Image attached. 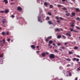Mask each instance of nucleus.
I'll return each instance as SVG.
<instances>
[{"instance_id": "3", "label": "nucleus", "mask_w": 80, "mask_h": 80, "mask_svg": "<svg viewBox=\"0 0 80 80\" xmlns=\"http://www.w3.org/2000/svg\"><path fill=\"white\" fill-rule=\"evenodd\" d=\"M69 33H71V32H68L66 33V35L67 36H69V37H71V35H70Z\"/></svg>"}, {"instance_id": "10", "label": "nucleus", "mask_w": 80, "mask_h": 80, "mask_svg": "<svg viewBox=\"0 0 80 80\" xmlns=\"http://www.w3.org/2000/svg\"><path fill=\"white\" fill-rule=\"evenodd\" d=\"M75 9L77 12H78L80 11V9H79L78 8H76Z\"/></svg>"}, {"instance_id": "40", "label": "nucleus", "mask_w": 80, "mask_h": 80, "mask_svg": "<svg viewBox=\"0 0 80 80\" xmlns=\"http://www.w3.org/2000/svg\"><path fill=\"white\" fill-rule=\"evenodd\" d=\"M8 42H10V39L9 38H8Z\"/></svg>"}, {"instance_id": "54", "label": "nucleus", "mask_w": 80, "mask_h": 80, "mask_svg": "<svg viewBox=\"0 0 80 80\" xmlns=\"http://www.w3.org/2000/svg\"><path fill=\"white\" fill-rule=\"evenodd\" d=\"M65 45L66 46L67 45V44L68 43H67V42H65Z\"/></svg>"}, {"instance_id": "52", "label": "nucleus", "mask_w": 80, "mask_h": 80, "mask_svg": "<svg viewBox=\"0 0 80 80\" xmlns=\"http://www.w3.org/2000/svg\"><path fill=\"white\" fill-rule=\"evenodd\" d=\"M11 4L12 5H14V4H15V3H11Z\"/></svg>"}, {"instance_id": "51", "label": "nucleus", "mask_w": 80, "mask_h": 80, "mask_svg": "<svg viewBox=\"0 0 80 80\" xmlns=\"http://www.w3.org/2000/svg\"><path fill=\"white\" fill-rule=\"evenodd\" d=\"M52 45H54V47H55V43H53L52 44Z\"/></svg>"}, {"instance_id": "24", "label": "nucleus", "mask_w": 80, "mask_h": 80, "mask_svg": "<svg viewBox=\"0 0 80 80\" xmlns=\"http://www.w3.org/2000/svg\"><path fill=\"white\" fill-rule=\"evenodd\" d=\"M49 7L50 8H53V6L52 5H50Z\"/></svg>"}, {"instance_id": "62", "label": "nucleus", "mask_w": 80, "mask_h": 80, "mask_svg": "<svg viewBox=\"0 0 80 80\" xmlns=\"http://www.w3.org/2000/svg\"><path fill=\"white\" fill-rule=\"evenodd\" d=\"M39 48V47L38 46H37V48Z\"/></svg>"}, {"instance_id": "13", "label": "nucleus", "mask_w": 80, "mask_h": 80, "mask_svg": "<svg viewBox=\"0 0 80 80\" xmlns=\"http://www.w3.org/2000/svg\"><path fill=\"white\" fill-rule=\"evenodd\" d=\"M48 23H49V24L51 25L52 24V21H49L48 22Z\"/></svg>"}, {"instance_id": "48", "label": "nucleus", "mask_w": 80, "mask_h": 80, "mask_svg": "<svg viewBox=\"0 0 80 80\" xmlns=\"http://www.w3.org/2000/svg\"><path fill=\"white\" fill-rule=\"evenodd\" d=\"M71 27H73L74 26V25H73V24H71Z\"/></svg>"}, {"instance_id": "47", "label": "nucleus", "mask_w": 80, "mask_h": 80, "mask_svg": "<svg viewBox=\"0 0 80 80\" xmlns=\"http://www.w3.org/2000/svg\"><path fill=\"white\" fill-rule=\"evenodd\" d=\"M67 67H70V64H68V65H67Z\"/></svg>"}, {"instance_id": "1", "label": "nucleus", "mask_w": 80, "mask_h": 80, "mask_svg": "<svg viewBox=\"0 0 80 80\" xmlns=\"http://www.w3.org/2000/svg\"><path fill=\"white\" fill-rule=\"evenodd\" d=\"M50 57L51 58H55V55L53 54H50Z\"/></svg>"}, {"instance_id": "33", "label": "nucleus", "mask_w": 80, "mask_h": 80, "mask_svg": "<svg viewBox=\"0 0 80 80\" xmlns=\"http://www.w3.org/2000/svg\"><path fill=\"white\" fill-rule=\"evenodd\" d=\"M59 18H60L61 20H64V19H63V18L61 17H59Z\"/></svg>"}, {"instance_id": "21", "label": "nucleus", "mask_w": 80, "mask_h": 80, "mask_svg": "<svg viewBox=\"0 0 80 80\" xmlns=\"http://www.w3.org/2000/svg\"><path fill=\"white\" fill-rule=\"evenodd\" d=\"M45 41L46 42H48V41H49V39L48 38L46 39Z\"/></svg>"}, {"instance_id": "36", "label": "nucleus", "mask_w": 80, "mask_h": 80, "mask_svg": "<svg viewBox=\"0 0 80 80\" xmlns=\"http://www.w3.org/2000/svg\"><path fill=\"white\" fill-rule=\"evenodd\" d=\"M0 57L1 58H2L3 57V54H1L0 55Z\"/></svg>"}, {"instance_id": "60", "label": "nucleus", "mask_w": 80, "mask_h": 80, "mask_svg": "<svg viewBox=\"0 0 80 80\" xmlns=\"http://www.w3.org/2000/svg\"><path fill=\"white\" fill-rule=\"evenodd\" d=\"M50 48H51L52 47V46H50Z\"/></svg>"}, {"instance_id": "37", "label": "nucleus", "mask_w": 80, "mask_h": 80, "mask_svg": "<svg viewBox=\"0 0 80 80\" xmlns=\"http://www.w3.org/2000/svg\"><path fill=\"white\" fill-rule=\"evenodd\" d=\"M69 76H72V73L71 72H70L69 73Z\"/></svg>"}, {"instance_id": "7", "label": "nucleus", "mask_w": 80, "mask_h": 80, "mask_svg": "<svg viewBox=\"0 0 80 80\" xmlns=\"http://www.w3.org/2000/svg\"><path fill=\"white\" fill-rule=\"evenodd\" d=\"M5 12L6 13H8V12H9V10H8V9H6V10H5Z\"/></svg>"}, {"instance_id": "31", "label": "nucleus", "mask_w": 80, "mask_h": 80, "mask_svg": "<svg viewBox=\"0 0 80 80\" xmlns=\"http://www.w3.org/2000/svg\"><path fill=\"white\" fill-rule=\"evenodd\" d=\"M63 10H67V8H62Z\"/></svg>"}, {"instance_id": "35", "label": "nucleus", "mask_w": 80, "mask_h": 80, "mask_svg": "<svg viewBox=\"0 0 80 80\" xmlns=\"http://www.w3.org/2000/svg\"><path fill=\"white\" fill-rule=\"evenodd\" d=\"M54 52H56V53H58V51L56 49L54 50Z\"/></svg>"}, {"instance_id": "43", "label": "nucleus", "mask_w": 80, "mask_h": 80, "mask_svg": "<svg viewBox=\"0 0 80 80\" xmlns=\"http://www.w3.org/2000/svg\"><path fill=\"white\" fill-rule=\"evenodd\" d=\"M76 58H74L73 59V61H75V60H76Z\"/></svg>"}, {"instance_id": "41", "label": "nucleus", "mask_w": 80, "mask_h": 80, "mask_svg": "<svg viewBox=\"0 0 80 80\" xmlns=\"http://www.w3.org/2000/svg\"><path fill=\"white\" fill-rule=\"evenodd\" d=\"M6 35H9V33L8 32H7V33L6 34Z\"/></svg>"}, {"instance_id": "59", "label": "nucleus", "mask_w": 80, "mask_h": 80, "mask_svg": "<svg viewBox=\"0 0 80 80\" xmlns=\"http://www.w3.org/2000/svg\"><path fill=\"white\" fill-rule=\"evenodd\" d=\"M38 21L39 22H40V18H38Z\"/></svg>"}, {"instance_id": "44", "label": "nucleus", "mask_w": 80, "mask_h": 80, "mask_svg": "<svg viewBox=\"0 0 80 80\" xmlns=\"http://www.w3.org/2000/svg\"><path fill=\"white\" fill-rule=\"evenodd\" d=\"M4 12H5V11H1V13H4Z\"/></svg>"}, {"instance_id": "34", "label": "nucleus", "mask_w": 80, "mask_h": 80, "mask_svg": "<svg viewBox=\"0 0 80 80\" xmlns=\"http://www.w3.org/2000/svg\"><path fill=\"white\" fill-rule=\"evenodd\" d=\"M73 32H75L76 33H78V32L77 31H75V30H73Z\"/></svg>"}, {"instance_id": "39", "label": "nucleus", "mask_w": 80, "mask_h": 80, "mask_svg": "<svg viewBox=\"0 0 80 80\" xmlns=\"http://www.w3.org/2000/svg\"><path fill=\"white\" fill-rule=\"evenodd\" d=\"M56 19H58V20H59V18H58V17H56Z\"/></svg>"}, {"instance_id": "25", "label": "nucleus", "mask_w": 80, "mask_h": 80, "mask_svg": "<svg viewBox=\"0 0 80 80\" xmlns=\"http://www.w3.org/2000/svg\"><path fill=\"white\" fill-rule=\"evenodd\" d=\"M72 16H75V13L74 12H72Z\"/></svg>"}, {"instance_id": "18", "label": "nucleus", "mask_w": 80, "mask_h": 80, "mask_svg": "<svg viewBox=\"0 0 80 80\" xmlns=\"http://www.w3.org/2000/svg\"><path fill=\"white\" fill-rule=\"evenodd\" d=\"M57 37H58V38H61V35H58V36Z\"/></svg>"}, {"instance_id": "30", "label": "nucleus", "mask_w": 80, "mask_h": 80, "mask_svg": "<svg viewBox=\"0 0 80 80\" xmlns=\"http://www.w3.org/2000/svg\"><path fill=\"white\" fill-rule=\"evenodd\" d=\"M48 14L49 15H52V13L50 12H48Z\"/></svg>"}, {"instance_id": "38", "label": "nucleus", "mask_w": 80, "mask_h": 80, "mask_svg": "<svg viewBox=\"0 0 80 80\" xmlns=\"http://www.w3.org/2000/svg\"><path fill=\"white\" fill-rule=\"evenodd\" d=\"M70 30L71 32H72V31H73V29L72 28H70Z\"/></svg>"}, {"instance_id": "19", "label": "nucleus", "mask_w": 80, "mask_h": 80, "mask_svg": "<svg viewBox=\"0 0 80 80\" xmlns=\"http://www.w3.org/2000/svg\"><path fill=\"white\" fill-rule=\"evenodd\" d=\"M2 23H5V22H6V20H2Z\"/></svg>"}, {"instance_id": "15", "label": "nucleus", "mask_w": 80, "mask_h": 80, "mask_svg": "<svg viewBox=\"0 0 80 80\" xmlns=\"http://www.w3.org/2000/svg\"><path fill=\"white\" fill-rule=\"evenodd\" d=\"M57 7H63V6H62L61 5H60V4H58L57 5Z\"/></svg>"}, {"instance_id": "64", "label": "nucleus", "mask_w": 80, "mask_h": 80, "mask_svg": "<svg viewBox=\"0 0 80 80\" xmlns=\"http://www.w3.org/2000/svg\"><path fill=\"white\" fill-rule=\"evenodd\" d=\"M72 25H73V24H74V22H72Z\"/></svg>"}, {"instance_id": "42", "label": "nucleus", "mask_w": 80, "mask_h": 80, "mask_svg": "<svg viewBox=\"0 0 80 80\" xmlns=\"http://www.w3.org/2000/svg\"><path fill=\"white\" fill-rule=\"evenodd\" d=\"M76 61H77V62H78V61H79V59H78V58H77V59H76Z\"/></svg>"}, {"instance_id": "11", "label": "nucleus", "mask_w": 80, "mask_h": 80, "mask_svg": "<svg viewBox=\"0 0 80 80\" xmlns=\"http://www.w3.org/2000/svg\"><path fill=\"white\" fill-rule=\"evenodd\" d=\"M61 29H59L58 28H56L55 29V31H56L57 32H60V30Z\"/></svg>"}, {"instance_id": "32", "label": "nucleus", "mask_w": 80, "mask_h": 80, "mask_svg": "<svg viewBox=\"0 0 80 80\" xmlns=\"http://www.w3.org/2000/svg\"><path fill=\"white\" fill-rule=\"evenodd\" d=\"M11 17L12 18H14V17H15V16L13 15L12 14L11 15Z\"/></svg>"}, {"instance_id": "56", "label": "nucleus", "mask_w": 80, "mask_h": 80, "mask_svg": "<svg viewBox=\"0 0 80 80\" xmlns=\"http://www.w3.org/2000/svg\"><path fill=\"white\" fill-rule=\"evenodd\" d=\"M50 44H50V43H49V44H48V47H50Z\"/></svg>"}, {"instance_id": "5", "label": "nucleus", "mask_w": 80, "mask_h": 80, "mask_svg": "<svg viewBox=\"0 0 80 80\" xmlns=\"http://www.w3.org/2000/svg\"><path fill=\"white\" fill-rule=\"evenodd\" d=\"M3 2L5 3L6 4L7 3H8V0H4L3 1Z\"/></svg>"}, {"instance_id": "20", "label": "nucleus", "mask_w": 80, "mask_h": 80, "mask_svg": "<svg viewBox=\"0 0 80 80\" xmlns=\"http://www.w3.org/2000/svg\"><path fill=\"white\" fill-rule=\"evenodd\" d=\"M2 41L3 42V44H5V39H3Z\"/></svg>"}, {"instance_id": "23", "label": "nucleus", "mask_w": 80, "mask_h": 80, "mask_svg": "<svg viewBox=\"0 0 80 80\" xmlns=\"http://www.w3.org/2000/svg\"><path fill=\"white\" fill-rule=\"evenodd\" d=\"M76 28H77V29H78V30H80V28L78 26H76Z\"/></svg>"}, {"instance_id": "29", "label": "nucleus", "mask_w": 80, "mask_h": 80, "mask_svg": "<svg viewBox=\"0 0 80 80\" xmlns=\"http://www.w3.org/2000/svg\"><path fill=\"white\" fill-rule=\"evenodd\" d=\"M66 15H67V16H69V15H70V13H67L66 14Z\"/></svg>"}, {"instance_id": "50", "label": "nucleus", "mask_w": 80, "mask_h": 80, "mask_svg": "<svg viewBox=\"0 0 80 80\" xmlns=\"http://www.w3.org/2000/svg\"><path fill=\"white\" fill-rule=\"evenodd\" d=\"M39 52H40V51H37V53H39Z\"/></svg>"}, {"instance_id": "12", "label": "nucleus", "mask_w": 80, "mask_h": 80, "mask_svg": "<svg viewBox=\"0 0 80 80\" xmlns=\"http://www.w3.org/2000/svg\"><path fill=\"white\" fill-rule=\"evenodd\" d=\"M47 19L48 20H50V18L49 17L47 16V18H46V20H47Z\"/></svg>"}, {"instance_id": "17", "label": "nucleus", "mask_w": 80, "mask_h": 80, "mask_svg": "<svg viewBox=\"0 0 80 80\" xmlns=\"http://www.w3.org/2000/svg\"><path fill=\"white\" fill-rule=\"evenodd\" d=\"M53 43V41L52 40L50 41L49 42V43L50 44H52Z\"/></svg>"}, {"instance_id": "9", "label": "nucleus", "mask_w": 80, "mask_h": 80, "mask_svg": "<svg viewBox=\"0 0 80 80\" xmlns=\"http://www.w3.org/2000/svg\"><path fill=\"white\" fill-rule=\"evenodd\" d=\"M2 35H7V34H6V33L5 32H3L2 33Z\"/></svg>"}, {"instance_id": "57", "label": "nucleus", "mask_w": 80, "mask_h": 80, "mask_svg": "<svg viewBox=\"0 0 80 80\" xmlns=\"http://www.w3.org/2000/svg\"><path fill=\"white\" fill-rule=\"evenodd\" d=\"M77 57H78V58H80V56H79V55H78V56H77Z\"/></svg>"}, {"instance_id": "2", "label": "nucleus", "mask_w": 80, "mask_h": 80, "mask_svg": "<svg viewBox=\"0 0 80 80\" xmlns=\"http://www.w3.org/2000/svg\"><path fill=\"white\" fill-rule=\"evenodd\" d=\"M50 5V4L48 2H45L44 3V5H45V7H48L47 5Z\"/></svg>"}, {"instance_id": "53", "label": "nucleus", "mask_w": 80, "mask_h": 80, "mask_svg": "<svg viewBox=\"0 0 80 80\" xmlns=\"http://www.w3.org/2000/svg\"><path fill=\"white\" fill-rule=\"evenodd\" d=\"M62 2H64L66 1V0H62Z\"/></svg>"}, {"instance_id": "26", "label": "nucleus", "mask_w": 80, "mask_h": 80, "mask_svg": "<svg viewBox=\"0 0 80 80\" xmlns=\"http://www.w3.org/2000/svg\"><path fill=\"white\" fill-rule=\"evenodd\" d=\"M69 54H73V52H71V51H70L69 52Z\"/></svg>"}, {"instance_id": "27", "label": "nucleus", "mask_w": 80, "mask_h": 80, "mask_svg": "<svg viewBox=\"0 0 80 80\" xmlns=\"http://www.w3.org/2000/svg\"><path fill=\"white\" fill-rule=\"evenodd\" d=\"M48 38L49 39H52V37L51 36H50L48 37Z\"/></svg>"}, {"instance_id": "14", "label": "nucleus", "mask_w": 80, "mask_h": 80, "mask_svg": "<svg viewBox=\"0 0 80 80\" xmlns=\"http://www.w3.org/2000/svg\"><path fill=\"white\" fill-rule=\"evenodd\" d=\"M65 59H66V60H67V61H68L69 62H70V61H71V60H70V58L67 59L66 58H65Z\"/></svg>"}, {"instance_id": "55", "label": "nucleus", "mask_w": 80, "mask_h": 80, "mask_svg": "<svg viewBox=\"0 0 80 80\" xmlns=\"http://www.w3.org/2000/svg\"><path fill=\"white\" fill-rule=\"evenodd\" d=\"M75 80H78L77 78H76L75 79Z\"/></svg>"}, {"instance_id": "63", "label": "nucleus", "mask_w": 80, "mask_h": 80, "mask_svg": "<svg viewBox=\"0 0 80 80\" xmlns=\"http://www.w3.org/2000/svg\"><path fill=\"white\" fill-rule=\"evenodd\" d=\"M46 54H47V55H48V52H46Z\"/></svg>"}, {"instance_id": "6", "label": "nucleus", "mask_w": 80, "mask_h": 80, "mask_svg": "<svg viewBox=\"0 0 80 80\" xmlns=\"http://www.w3.org/2000/svg\"><path fill=\"white\" fill-rule=\"evenodd\" d=\"M31 48L34 49V50H35V46L34 45H32L31 46Z\"/></svg>"}, {"instance_id": "4", "label": "nucleus", "mask_w": 80, "mask_h": 80, "mask_svg": "<svg viewBox=\"0 0 80 80\" xmlns=\"http://www.w3.org/2000/svg\"><path fill=\"white\" fill-rule=\"evenodd\" d=\"M18 10H19V11H22V8L20 7H18Z\"/></svg>"}, {"instance_id": "16", "label": "nucleus", "mask_w": 80, "mask_h": 80, "mask_svg": "<svg viewBox=\"0 0 80 80\" xmlns=\"http://www.w3.org/2000/svg\"><path fill=\"white\" fill-rule=\"evenodd\" d=\"M78 47L77 46L74 47V50H77V49H78Z\"/></svg>"}, {"instance_id": "8", "label": "nucleus", "mask_w": 80, "mask_h": 80, "mask_svg": "<svg viewBox=\"0 0 80 80\" xmlns=\"http://www.w3.org/2000/svg\"><path fill=\"white\" fill-rule=\"evenodd\" d=\"M42 55L43 57H45V52H42Z\"/></svg>"}, {"instance_id": "58", "label": "nucleus", "mask_w": 80, "mask_h": 80, "mask_svg": "<svg viewBox=\"0 0 80 80\" xmlns=\"http://www.w3.org/2000/svg\"><path fill=\"white\" fill-rule=\"evenodd\" d=\"M59 50H60V51H62V49H59Z\"/></svg>"}, {"instance_id": "61", "label": "nucleus", "mask_w": 80, "mask_h": 80, "mask_svg": "<svg viewBox=\"0 0 80 80\" xmlns=\"http://www.w3.org/2000/svg\"><path fill=\"white\" fill-rule=\"evenodd\" d=\"M78 70H80V69L79 68H78Z\"/></svg>"}, {"instance_id": "45", "label": "nucleus", "mask_w": 80, "mask_h": 80, "mask_svg": "<svg viewBox=\"0 0 80 80\" xmlns=\"http://www.w3.org/2000/svg\"><path fill=\"white\" fill-rule=\"evenodd\" d=\"M58 46H60V43H58Z\"/></svg>"}, {"instance_id": "28", "label": "nucleus", "mask_w": 80, "mask_h": 80, "mask_svg": "<svg viewBox=\"0 0 80 80\" xmlns=\"http://www.w3.org/2000/svg\"><path fill=\"white\" fill-rule=\"evenodd\" d=\"M76 20H78V21H79V20H80V18L78 17L77 18H76Z\"/></svg>"}, {"instance_id": "22", "label": "nucleus", "mask_w": 80, "mask_h": 80, "mask_svg": "<svg viewBox=\"0 0 80 80\" xmlns=\"http://www.w3.org/2000/svg\"><path fill=\"white\" fill-rule=\"evenodd\" d=\"M62 38L64 39H66V37L64 35H62Z\"/></svg>"}, {"instance_id": "49", "label": "nucleus", "mask_w": 80, "mask_h": 80, "mask_svg": "<svg viewBox=\"0 0 80 80\" xmlns=\"http://www.w3.org/2000/svg\"><path fill=\"white\" fill-rule=\"evenodd\" d=\"M62 49H65V47H62Z\"/></svg>"}, {"instance_id": "46", "label": "nucleus", "mask_w": 80, "mask_h": 80, "mask_svg": "<svg viewBox=\"0 0 80 80\" xmlns=\"http://www.w3.org/2000/svg\"><path fill=\"white\" fill-rule=\"evenodd\" d=\"M57 22H58V23H60V21L58 20H57Z\"/></svg>"}]
</instances>
